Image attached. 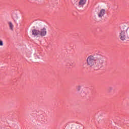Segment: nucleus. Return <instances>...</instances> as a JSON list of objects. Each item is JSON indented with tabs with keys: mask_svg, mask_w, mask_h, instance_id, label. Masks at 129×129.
<instances>
[{
	"mask_svg": "<svg viewBox=\"0 0 129 129\" xmlns=\"http://www.w3.org/2000/svg\"><path fill=\"white\" fill-rule=\"evenodd\" d=\"M87 65L91 68H98L102 65V62L99 59L95 58L93 55L89 56L86 59Z\"/></svg>",
	"mask_w": 129,
	"mask_h": 129,
	"instance_id": "1",
	"label": "nucleus"
},
{
	"mask_svg": "<svg viewBox=\"0 0 129 129\" xmlns=\"http://www.w3.org/2000/svg\"><path fill=\"white\" fill-rule=\"evenodd\" d=\"M127 31L128 29L127 28H125L121 29L120 31L119 37L121 41H125L127 40Z\"/></svg>",
	"mask_w": 129,
	"mask_h": 129,
	"instance_id": "2",
	"label": "nucleus"
},
{
	"mask_svg": "<svg viewBox=\"0 0 129 129\" xmlns=\"http://www.w3.org/2000/svg\"><path fill=\"white\" fill-rule=\"evenodd\" d=\"M98 16L99 18L101 19L104 17V15H105V9H101L98 12Z\"/></svg>",
	"mask_w": 129,
	"mask_h": 129,
	"instance_id": "3",
	"label": "nucleus"
},
{
	"mask_svg": "<svg viewBox=\"0 0 129 129\" xmlns=\"http://www.w3.org/2000/svg\"><path fill=\"white\" fill-rule=\"evenodd\" d=\"M46 34H47V30L45 28L41 29L39 31V35L42 37L45 36V35Z\"/></svg>",
	"mask_w": 129,
	"mask_h": 129,
	"instance_id": "4",
	"label": "nucleus"
},
{
	"mask_svg": "<svg viewBox=\"0 0 129 129\" xmlns=\"http://www.w3.org/2000/svg\"><path fill=\"white\" fill-rule=\"evenodd\" d=\"M87 0H80L79 2V6H81V7H83L85 4H86V2Z\"/></svg>",
	"mask_w": 129,
	"mask_h": 129,
	"instance_id": "5",
	"label": "nucleus"
},
{
	"mask_svg": "<svg viewBox=\"0 0 129 129\" xmlns=\"http://www.w3.org/2000/svg\"><path fill=\"white\" fill-rule=\"evenodd\" d=\"M32 35H34V36H38V35H40V31L34 29L32 31Z\"/></svg>",
	"mask_w": 129,
	"mask_h": 129,
	"instance_id": "6",
	"label": "nucleus"
},
{
	"mask_svg": "<svg viewBox=\"0 0 129 129\" xmlns=\"http://www.w3.org/2000/svg\"><path fill=\"white\" fill-rule=\"evenodd\" d=\"M9 25L11 30H14V25H13V23L9 22Z\"/></svg>",
	"mask_w": 129,
	"mask_h": 129,
	"instance_id": "7",
	"label": "nucleus"
},
{
	"mask_svg": "<svg viewBox=\"0 0 129 129\" xmlns=\"http://www.w3.org/2000/svg\"><path fill=\"white\" fill-rule=\"evenodd\" d=\"M4 46V41L0 39V47Z\"/></svg>",
	"mask_w": 129,
	"mask_h": 129,
	"instance_id": "8",
	"label": "nucleus"
}]
</instances>
